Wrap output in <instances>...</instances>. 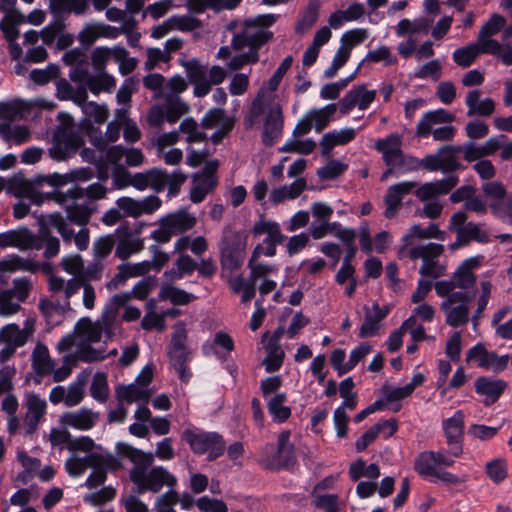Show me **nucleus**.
<instances>
[{
    "label": "nucleus",
    "mask_w": 512,
    "mask_h": 512,
    "mask_svg": "<svg viewBox=\"0 0 512 512\" xmlns=\"http://www.w3.org/2000/svg\"><path fill=\"white\" fill-rule=\"evenodd\" d=\"M477 266V259H467L457 267L450 279L434 284L437 295L444 298L440 309L445 316V323L450 327L457 328L471 320L476 330L487 307L492 284L490 281H481L475 288L476 276L473 270Z\"/></svg>",
    "instance_id": "1"
},
{
    "label": "nucleus",
    "mask_w": 512,
    "mask_h": 512,
    "mask_svg": "<svg viewBox=\"0 0 512 512\" xmlns=\"http://www.w3.org/2000/svg\"><path fill=\"white\" fill-rule=\"evenodd\" d=\"M49 441L52 446L66 444L67 450L72 453L64 464L69 476L79 477L88 468L93 469L84 484L88 489L103 485L107 480L108 472H115L122 468L119 458L96 444L89 436L71 438L66 429L52 428Z\"/></svg>",
    "instance_id": "2"
},
{
    "label": "nucleus",
    "mask_w": 512,
    "mask_h": 512,
    "mask_svg": "<svg viewBox=\"0 0 512 512\" xmlns=\"http://www.w3.org/2000/svg\"><path fill=\"white\" fill-rule=\"evenodd\" d=\"M115 449L119 456L132 463L129 479L135 485L138 494L146 492L156 494L164 487L174 488L177 485V478L168 469L153 465L155 457L163 461L174 458L171 438L158 442L155 453L145 452L124 442H118Z\"/></svg>",
    "instance_id": "3"
},
{
    "label": "nucleus",
    "mask_w": 512,
    "mask_h": 512,
    "mask_svg": "<svg viewBox=\"0 0 512 512\" xmlns=\"http://www.w3.org/2000/svg\"><path fill=\"white\" fill-rule=\"evenodd\" d=\"M275 98V94L261 88L244 118L246 128H251L260 116H264L261 138L263 144L268 147L274 145L282 136L284 127L282 106Z\"/></svg>",
    "instance_id": "4"
},
{
    "label": "nucleus",
    "mask_w": 512,
    "mask_h": 512,
    "mask_svg": "<svg viewBox=\"0 0 512 512\" xmlns=\"http://www.w3.org/2000/svg\"><path fill=\"white\" fill-rule=\"evenodd\" d=\"M114 312H102L101 317L92 321L88 317H83L76 323L74 334L79 341L78 357L81 361L91 363L102 361L106 358L104 350H97L91 347V344L98 343L102 335L111 338L115 333Z\"/></svg>",
    "instance_id": "5"
},
{
    "label": "nucleus",
    "mask_w": 512,
    "mask_h": 512,
    "mask_svg": "<svg viewBox=\"0 0 512 512\" xmlns=\"http://www.w3.org/2000/svg\"><path fill=\"white\" fill-rule=\"evenodd\" d=\"M278 15H258L244 21L242 30L233 35L231 45L234 50L249 47L258 52L259 48L273 39V32L269 30L278 19Z\"/></svg>",
    "instance_id": "6"
},
{
    "label": "nucleus",
    "mask_w": 512,
    "mask_h": 512,
    "mask_svg": "<svg viewBox=\"0 0 512 512\" xmlns=\"http://www.w3.org/2000/svg\"><path fill=\"white\" fill-rule=\"evenodd\" d=\"M458 183V176L451 174L446 178L426 182L418 187L414 194L420 201L425 202L422 214L429 219H437L443 210V205L437 201V198L451 192Z\"/></svg>",
    "instance_id": "7"
},
{
    "label": "nucleus",
    "mask_w": 512,
    "mask_h": 512,
    "mask_svg": "<svg viewBox=\"0 0 512 512\" xmlns=\"http://www.w3.org/2000/svg\"><path fill=\"white\" fill-rule=\"evenodd\" d=\"M84 198V188L73 187L67 190L66 193H56L52 199L62 205L65 209L68 223L77 226H87L90 222L91 216L94 213V208L86 202H80Z\"/></svg>",
    "instance_id": "8"
},
{
    "label": "nucleus",
    "mask_w": 512,
    "mask_h": 512,
    "mask_svg": "<svg viewBox=\"0 0 512 512\" xmlns=\"http://www.w3.org/2000/svg\"><path fill=\"white\" fill-rule=\"evenodd\" d=\"M197 224L195 215L187 209H179L163 216L158 222V228L151 233V238L159 243H168L173 236L190 231Z\"/></svg>",
    "instance_id": "9"
},
{
    "label": "nucleus",
    "mask_w": 512,
    "mask_h": 512,
    "mask_svg": "<svg viewBox=\"0 0 512 512\" xmlns=\"http://www.w3.org/2000/svg\"><path fill=\"white\" fill-rule=\"evenodd\" d=\"M259 463L269 470L289 468L295 463L294 446L290 443V431H282L278 436L277 447L265 446L260 455Z\"/></svg>",
    "instance_id": "10"
},
{
    "label": "nucleus",
    "mask_w": 512,
    "mask_h": 512,
    "mask_svg": "<svg viewBox=\"0 0 512 512\" xmlns=\"http://www.w3.org/2000/svg\"><path fill=\"white\" fill-rule=\"evenodd\" d=\"M187 338L188 336L185 323L183 321L177 322L173 326V333L168 346V354L171 365L183 382H187L191 376V372L187 367V362L190 359L191 353L187 346Z\"/></svg>",
    "instance_id": "11"
},
{
    "label": "nucleus",
    "mask_w": 512,
    "mask_h": 512,
    "mask_svg": "<svg viewBox=\"0 0 512 512\" xmlns=\"http://www.w3.org/2000/svg\"><path fill=\"white\" fill-rule=\"evenodd\" d=\"M35 333V321L28 318L24 322L23 328L16 323H9L0 328V358L7 361L16 352L18 348L23 347L33 337Z\"/></svg>",
    "instance_id": "12"
},
{
    "label": "nucleus",
    "mask_w": 512,
    "mask_h": 512,
    "mask_svg": "<svg viewBox=\"0 0 512 512\" xmlns=\"http://www.w3.org/2000/svg\"><path fill=\"white\" fill-rule=\"evenodd\" d=\"M466 220L467 214L462 211L454 213L449 220V230L456 233V241L449 246L452 251L466 246L472 241L479 243L489 241V234L482 224L466 223Z\"/></svg>",
    "instance_id": "13"
},
{
    "label": "nucleus",
    "mask_w": 512,
    "mask_h": 512,
    "mask_svg": "<svg viewBox=\"0 0 512 512\" xmlns=\"http://www.w3.org/2000/svg\"><path fill=\"white\" fill-rule=\"evenodd\" d=\"M182 438L196 454L207 453L208 460L213 461L224 453L225 443L221 435L216 432L193 431L187 429Z\"/></svg>",
    "instance_id": "14"
},
{
    "label": "nucleus",
    "mask_w": 512,
    "mask_h": 512,
    "mask_svg": "<svg viewBox=\"0 0 512 512\" xmlns=\"http://www.w3.org/2000/svg\"><path fill=\"white\" fill-rule=\"evenodd\" d=\"M443 251L444 247L442 244L428 243L411 248L409 257L412 260L422 259L423 263L419 269V273L423 277L436 279L445 274V267L440 265L438 260H436Z\"/></svg>",
    "instance_id": "15"
},
{
    "label": "nucleus",
    "mask_w": 512,
    "mask_h": 512,
    "mask_svg": "<svg viewBox=\"0 0 512 512\" xmlns=\"http://www.w3.org/2000/svg\"><path fill=\"white\" fill-rule=\"evenodd\" d=\"M46 222L57 230L65 244L74 243L79 251H84L88 248L90 230L87 226H78L79 230L75 231L74 224L68 223L67 219H64V215L59 212L48 214Z\"/></svg>",
    "instance_id": "16"
},
{
    "label": "nucleus",
    "mask_w": 512,
    "mask_h": 512,
    "mask_svg": "<svg viewBox=\"0 0 512 512\" xmlns=\"http://www.w3.org/2000/svg\"><path fill=\"white\" fill-rule=\"evenodd\" d=\"M252 233L255 236L266 234L263 243L258 244L254 248V256H275L277 245L281 244L285 239V236L281 232L280 225L277 222L265 219H260L254 224Z\"/></svg>",
    "instance_id": "17"
},
{
    "label": "nucleus",
    "mask_w": 512,
    "mask_h": 512,
    "mask_svg": "<svg viewBox=\"0 0 512 512\" xmlns=\"http://www.w3.org/2000/svg\"><path fill=\"white\" fill-rule=\"evenodd\" d=\"M47 401L35 392H25L23 408V429L27 436H32L38 430L39 425L44 421L47 413Z\"/></svg>",
    "instance_id": "18"
},
{
    "label": "nucleus",
    "mask_w": 512,
    "mask_h": 512,
    "mask_svg": "<svg viewBox=\"0 0 512 512\" xmlns=\"http://www.w3.org/2000/svg\"><path fill=\"white\" fill-rule=\"evenodd\" d=\"M151 380L152 371L143 370L142 374L137 378L136 383L119 385L115 390L118 402H126L128 404L134 402L148 403L152 396V391L147 386Z\"/></svg>",
    "instance_id": "19"
},
{
    "label": "nucleus",
    "mask_w": 512,
    "mask_h": 512,
    "mask_svg": "<svg viewBox=\"0 0 512 512\" xmlns=\"http://www.w3.org/2000/svg\"><path fill=\"white\" fill-rule=\"evenodd\" d=\"M84 145L83 138L77 133L64 129L54 136L53 145L49 148V156L58 162L72 157Z\"/></svg>",
    "instance_id": "20"
},
{
    "label": "nucleus",
    "mask_w": 512,
    "mask_h": 512,
    "mask_svg": "<svg viewBox=\"0 0 512 512\" xmlns=\"http://www.w3.org/2000/svg\"><path fill=\"white\" fill-rule=\"evenodd\" d=\"M238 235L230 228L223 230V236L220 243L221 263L225 269L230 271L238 270L245 258L244 248L240 244H235Z\"/></svg>",
    "instance_id": "21"
},
{
    "label": "nucleus",
    "mask_w": 512,
    "mask_h": 512,
    "mask_svg": "<svg viewBox=\"0 0 512 512\" xmlns=\"http://www.w3.org/2000/svg\"><path fill=\"white\" fill-rule=\"evenodd\" d=\"M467 361H476L481 368L501 372L507 367L509 356H498L495 353L488 352L484 345L477 344L468 351Z\"/></svg>",
    "instance_id": "22"
},
{
    "label": "nucleus",
    "mask_w": 512,
    "mask_h": 512,
    "mask_svg": "<svg viewBox=\"0 0 512 512\" xmlns=\"http://www.w3.org/2000/svg\"><path fill=\"white\" fill-rule=\"evenodd\" d=\"M161 200L154 195L145 197L142 200H135L130 197H121L116 204L128 217L137 218L143 214H151L161 206Z\"/></svg>",
    "instance_id": "23"
},
{
    "label": "nucleus",
    "mask_w": 512,
    "mask_h": 512,
    "mask_svg": "<svg viewBox=\"0 0 512 512\" xmlns=\"http://www.w3.org/2000/svg\"><path fill=\"white\" fill-rule=\"evenodd\" d=\"M0 247H17L20 250H40L42 243L28 229L10 230L0 234Z\"/></svg>",
    "instance_id": "24"
},
{
    "label": "nucleus",
    "mask_w": 512,
    "mask_h": 512,
    "mask_svg": "<svg viewBox=\"0 0 512 512\" xmlns=\"http://www.w3.org/2000/svg\"><path fill=\"white\" fill-rule=\"evenodd\" d=\"M375 98V90H367L364 85H359L348 91L340 100V112L345 115L355 107H358L360 110H365L375 100Z\"/></svg>",
    "instance_id": "25"
},
{
    "label": "nucleus",
    "mask_w": 512,
    "mask_h": 512,
    "mask_svg": "<svg viewBox=\"0 0 512 512\" xmlns=\"http://www.w3.org/2000/svg\"><path fill=\"white\" fill-rule=\"evenodd\" d=\"M189 82L194 86V95L204 97L210 92V86L207 79V68L197 59L182 60Z\"/></svg>",
    "instance_id": "26"
},
{
    "label": "nucleus",
    "mask_w": 512,
    "mask_h": 512,
    "mask_svg": "<svg viewBox=\"0 0 512 512\" xmlns=\"http://www.w3.org/2000/svg\"><path fill=\"white\" fill-rule=\"evenodd\" d=\"M99 414L88 408L78 411L65 412L60 416L59 422L64 428H74L80 431L92 429L98 421Z\"/></svg>",
    "instance_id": "27"
},
{
    "label": "nucleus",
    "mask_w": 512,
    "mask_h": 512,
    "mask_svg": "<svg viewBox=\"0 0 512 512\" xmlns=\"http://www.w3.org/2000/svg\"><path fill=\"white\" fill-rule=\"evenodd\" d=\"M417 186L414 181H403L390 186L384 198L386 205L385 216L393 218L402 204L405 195L411 193Z\"/></svg>",
    "instance_id": "28"
},
{
    "label": "nucleus",
    "mask_w": 512,
    "mask_h": 512,
    "mask_svg": "<svg viewBox=\"0 0 512 512\" xmlns=\"http://www.w3.org/2000/svg\"><path fill=\"white\" fill-rule=\"evenodd\" d=\"M31 366L39 378L37 383L45 376L51 375L55 361L51 358L47 346L42 342H37L31 353Z\"/></svg>",
    "instance_id": "29"
},
{
    "label": "nucleus",
    "mask_w": 512,
    "mask_h": 512,
    "mask_svg": "<svg viewBox=\"0 0 512 512\" xmlns=\"http://www.w3.org/2000/svg\"><path fill=\"white\" fill-rule=\"evenodd\" d=\"M365 318L359 331V337L367 338L376 335L380 329V322L388 315V306L380 307L377 303L372 308L365 307Z\"/></svg>",
    "instance_id": "30"
},
{
    "label": "nucleus",
    "mask_w": 512,
    "mask_h": 512,
    "mask_svg": "<svg viewBox=\"0 0 512 512\" xmlns=\"http://www.w3.org/2000/svg\"><path fill=\"white\" fill-rule=\"evenodd\" d=\"M507 386V382L502 379L479 377L475 381L476 392L485 396V406H490L495 403L506 390Z\"/></svg>",
    "instance_id": "31"
},
{
    "label": "nucleus",
    "mask_w": 512,
    "mask_h": 512,
    "mask_svg": "<svg viewBox=\"0 0 512 512\" xmlns=\"http://www.w3.org/2000/svg\"><path fill=\"white\" fill-rule=\"evenodd\" d=\"M127 176L130 178L131 186L137 190L143 191L149 187L157 192L163 190V176L160 169L153 168Z\"/></svg>",
    "instance_id": "32"
},
{
    "label": "nucleus",
    "mask_w": 512,
    "mask_h": 512,
    "mask_svg": "<svg viewBox=\"0 0 512 512\" xmlns=\"http://www.w3.org/2000/svg\"><path fill=\"white\" fill-rule=\"evenodd\" d=\"M481 92L478 89L471 90L467 93L465 104L468 107L467 115H479L488 117L495 111V102L492 98L480 99Z\"/></svg>",
    "instance_id": "33"
},
{
    "label": "nucleus",
    "mask_w": 512,
    "mask_h": 512,
    "mask_svg": "<svg viewBox=\"0 0 512 512\" xmlns=\"http://www.w3.org/2000/svg\"><path fill=\"white\" fill-rule=\"evenodd\" d=\"M241 2L242 0H186V8L195 14L204 13L207 9L219 13L235 9Z\"/></svg>",
    "instance_id": "34"
},
{
    "label": "nucleus",
    "mask_w": 512,
    "mask_h": 512,
    "mask_svg": "<svg viewBox=\"0 0 512 512\" xmlns=\"http://www.w3.org/2000/svg\"><path fill=\"white\" fill-rule=\"evenodd\" d=\"M355 136L356 130L354 128H344L324 134L320 141L322 154L328 156L335 146L345 145L351 142Z\"/></svg>",
    "instance_id": "35"
},
{
    "label": "nucleus",
    "mask_w": 512,
    "mask_h": 512,
    "mask_svg": "<svg viewBox=\"0 0 512 512\" xmlns=\"http://www.w3.org/2000/svg\"><path fill=\"white\" fill-rule=\"evenodd\" d=\"M464 418L463 411L458 410L452 417L443 420L442 428L449 445L461 444L464 435Z\"/></svg>",
    "instance_id": "36"
},
{
    "label": "nucleus",
    "mask_w": 512,
    "mask_h": 512,
    "mask_svg": "<svg viewBox=\"0 0 512 512\" xmlns=\"http://www.w3.org/2000/svg\"><path fill=\"white\" fill-rule=\"evenodd\" d=\"M124 52L121 46H114L112 48L99 46L96 47L91 53V65L95 72L106 71L107 63L110 60H120Z\"/></svg>",
    "instance_id": "37"
},
{
    "label": "nucleus",
    "mask_w": 512,
    "mask_h": 512,
    "mask_svg": "<svg viewBox=\"0 0 512 512\" xmlns=\"http://www.w3.org/2000/svg\"><path fill=\"white\" fill-rule=\"evenodd\" d=\"M117 36V29L100 23L87 24L79 33V40L82 44L91 45L100 37Z\"/></svg>",
    "instance_id": "38"
},
{
    "label": "nucleus",
    "mask_w": 512,
    "mask_h": 512,
    "mask_svg": "<svg viewBox=\"0 0 512 512\" xmlns=\"http://www.w3.org/2000/svg\"><path fill=\"white\" fill-rule=\"evenodd\" d=\"M305 188L306 180L304 178H298L290 185H284L273 189L270 193V201L277 205L285 200L296 199L301 195Z\"/></svg>",
    "instance_id": "39"
},
{
    "label": "nucleus",
    "mask_w": 512,
    "mask_h": 512,
    "mask_svg": "<svg viewBox=\"0 0 512 512\" xmlns=\"http://www.w3.org/2000/svg\"><path fill=\"white\" fill-rule=\"evenodd\" d=\"M0 137L5 142L17 145L27 143L31 139V130L26 125H13L10 122L0 123Z\"/></svg>",
    "instance_id": "40"
},
{
    "label": "nucleus",
    "mask_w": 512,
    "mask_h": 512,
    "mask_svg": "<svg viewBox=\"0 0 512 512\" xmlns=\"http://www.w3.org/2000/svg\"><path fill=\"white\" fill-rule=\"evenodd\" d=\"M319 9V0H309L307 6L300 12L299 19L295 25V32L297 34L303 35L314 26L319 17Z\"/></svg>",
    "instance_id": "41"
},
{
    "label": "nucleus",
    "mask_w": 512,
    "mask_h": 512,
    "mask_svg": "<svg viewBox=\"0 0 512 512\" xmlns=\"http://www.w3.org/2000/svg\"><path fill=\"white\" fill-rule=\"evenodd\" d=\"M385 426H390V431L387 433L386 437L392 436L398 428L395 419L386 420L373 425L356 441V450L359 452L365 450L368 445H370L377 438Z\"/></svg>",
    "instance_id": "42"
},
{
    "label": "nucleus",
    "mask_w": 512,
    "mask_h": 512,
    "mask_svg": "<svg viewBox=\"0 0 512 512\" xmlns=\"http://www.w3.org/2000/svg\"><path fill=\"white\" fill-rule=\"evenodd\" d=\"M48 285L53 294H63L67 306H69L70 298L79 290V283L75 278L66 281L63 277L57 275L49 277Z\"/></svg>",
    "instance_id": "43"
},
{
    "label": "nucleus",
    "mask_w": 512,
    "mask_h": 512,
    "mask_svg": "<svg viewBox=\"0 0 512 512\" xmlns=\"http://www.w3.org/2000/svg\"><path fill=\"white\" fill-rule=\"evenodd\" d=\"M144 247L143 240L127 232L122 236L116 246L115 255L121 260H126L132 254H136Z\"/></svg>",
    "instance_id": "44"
},
{
    "label": "nucleus",
    "mask_w": 512,
    "mask_h": 512,
    "mask_svg": "<svg viewBox=\"0 0 512 512\" xmlns=\"http://www.w3.org/2000/svg\"><path fill=\"white\" fill-rule=\"evenodd\" d=\"M38 269L39 265L37 262L29 258L20 257L18 255H11L0 260L1 272H14L18 270L36 272Z\"/></svg>",
    "instance_id": "45"
},
{
    "label": "nucleus",
    "mask_w": 512,
    "mask_h": 512,
    "mask_svg": "<svg viewBox=\"0 0 512 512\" xmlns=\"http://www.w3.org/2000/svg\"><path fill=\"white\" fill-rule=\"evenodd\" d=\"M287 401L284 393H277L267 399V409L274 421L285 422L291 415V409L285 405Z\"/></svg>",
    "instance_id": "46"
},
{
    "label": "nucleus",
    "mask_w": 512,
    "mask_h": 512,
    "mask_svg": "<svg viewBox=\"0 0 512 512\" xmlns=\"http://www.w3.org/2000/svg\"><path fill=\"white\" fill-rule=\"evenodd\" d=\"M217 186V178H202L198 175L193 176V185L190 191V200L193 203H201L207 194L212 192Z\"/></svg>",
    "instance_id": "47"
},
{
    "label": "nucleus",
    "mask_w": 512,
    "mask_h": 512,
    "mask_svg": "<svg viewBox=\"0 0 512 512\" xmlns=\"http://www.w3.org/2000/svg\"><path fill=\"white\" fill-rule=\"evenodd\" d=\"M432 20L420 17L414 20L402 19L396 26V35L402 37L406 34L428 33Z\"/></svg>",
    "instance_id": "48"
},
{
    "label": "nucleus",
    "mask_w": 512,
    "mask_h": 512,
    "mask_svg": "<svg viewBox=\"0 0 512 512\" xmlns=\"http://www.w3.org/2000/svg\"><path fill=\"white\" fill-rule=\"evenodd\" d=\"M88 8V0H50V9L54 14H76L85 13Z\"/></svg>",
    "instance_id": "49"
},
{
    "label": "nucleus",
    "mask_w": 512,
    "mask_h": 512,
    "mask_svg": "<svg viewBox=\"0 0 512 512\" xmlns=\"http://www.w3.org/2000/svg\"><path fill=\"white\" fill-rule=\"evenodd\" d=\"M402 138L398 134H390L385 138L378 139L375 143V149L382 154L384 163L390 160L401 150Z\"/></svg>",
    "instance_id": "50"
},
{
    "label": "nucleus",
    "mask_w": 512,
    "mask_h": 512,
    "mask_svg": "<svg viewBox=\"0 0 512 512\" xmlns=\"http://www.w3.org/2000/svg\"><path fill=\"white\" fill-rule=\"evenodd\" d=\"M414 468L420 476L433 478L439 470L435 461L434 451L420 453L415 459Z\"/></svg>",
    "instance_id": "51"
},
{
    "label": "nucleus",
    "mask_w": 512,
    "mask_h": 512,
    "mask_svg": "<svg viewBox=\"0 0 512 512\" xmlns=\"http://www.w3.org/2000/svg\"><path fill=\"white\" fill-rule=\"evenodd\" d=\"M388 167H394L399 173H408L419 170L418 158L405 154L401 149L385 163Z\"/></svg>",
    "instance_id": "52"
},
{
    "label": "nucleus",
    "mask_w": 512,
    "mask_h": 512,
    "mask_svg": "<svg viewBox=\"0 0 512 512\" xmlns=\"http://www.w3.org/2000/svg\"><path fill=\"white\" fill-rule=\"evenodd\" d=\"M349 476L353 481H358L362 477L377 479L380 476V468L374 463L367 466L363 459H358L351 463L349 467Z\"/></svg>",
    "instance_id": "53"
},
{
    "label": "nucleus",
    "mask_w": 512,
    "mask_h": 512,
    "mask_svg": "<svg viewBox=\"0 0 512 512\" xmlns=\"http://www.w3.org/2000/svg\"><path fill=\"white\" fill-rule=\"evenodd\" d=\"M163 97L166 100L165 112L168 122L175 123L182 115L188 112L189 106L179 96L165 93Z\"/></svg>",
    "instance_id": "54"
},
{
    "label": "nucleus",
    "mask_w": 512,
    "mask_h": 512,
    "mask_svg": "<svg viewBox=\"0 0 512 512\" xmlns=\"http://www.w3.org/2000/svg\"><path fill=\"white\" fill-rule=\"evenodd\" d=\"M122 124L118 121H112L107 125L105 136H95L93 132H90L91 143L99 151H103L107 148L110 142H115L120 137Z\"/></svg>",
    "instance_id": "55"
},
{
    "label": "nucleus",
    "mask_w": 512,
    "mask_h": 512,
    "mask_svg": "<svg viewBox=\"0 0 512 512\" xmlns=\"http://www.w3.org/2000/svg\"><path fill=\"white\" fill-rule=\"evenodd\" d=\"M37 240L42 243V248H44V257L52 258L56 256L60 251V241L57 237L51 234L49 228L45 225H42L39 229L38 235H36Z\"/></svg>",
    "instance_id": "56"
},
{
    "label": "nucleus",
    "mask_w": 512,
    "mask_h": 512,
    "mask_svg": "<svg viewBox=\"0 0 512 512\" xmlns=\"http://www.w3.org/2000/svg\"><path fill=\"white\" fill-rule=\"evenodd\" d=\"M337 110L336 104H328L320 109H313L309 112L308 116L311 122L314 123L315 130L321 132L331 121L332 116Z\"/></svg>",
    "instance_id": "57"
},
{
    "label": "nucleus",
    "mask_w": 512,
    "mask_h": 512,
    "mask_svg": "<svg viewBox=\"0 0 512 512\" xmlns=\"http://www.w3.org/2000/svg\"><path fill=\"white\" fill-rule=\"evenodd\" d=\"M159 296L161 299L170 300L176 305L188 304L195 298L192 294L172 285H163Z\"/></svg>",
    "instance_id": "58"
},
{
    "label": "nucleus",
    "mask_w": 512,
    "mask_h": 512,
    "mask_svg": "<svg viewBox=\"0 0 512 512\" xmlns=\"http://www.w3.org/2000/svg\"><path fill=\"white\" fill-rule=\"evenodd\" d=\"M15 22H24V16L17 11L7 13L0 22V29L8 42L16 41L19 37V31Z\"/></svg>",
    "instance_id": "59"
},
{
    "label": "nucleus",
    "mask_w": 512,
    "mask_h": 512,
    "mask_svg": "<svg viewBox=\"0 0 512 512\" xmlns=\"http://www.w3.org/2000/svg\"><path fill=\"white\" fill-rule=\"evenodd\" d=\"M98 75L88 79L87 86L91 92L97 94L100 91L110 92L116 86L115 78L106 71L97 72Z\"/></svg>",
    "instance_id": "60"
},
{
    "label": "nucleus",
    "mask_w": 512,
    "mask_h": 512,
    "mask_svg": "<svg viewBox=\"0 0 512 512\" xmlns=\"http://www.w3.org/2000/svg\"><path fill=\"white\" fill-rule=\"evenodd\" d=\"M479 55L480 50L477 48V44L473 43L456 49L453 52V60L458 66L466 68L471 66Z\"/></svg>",
    "instance_id": "61"
},
{
    "label": "nucleus",
    "mask_w": 512,
    "mask_h": 512,
    "mask_svg": "<svg viewBox=\"0 0 512 512\" xmlns=\"http://www.w3.org/2000/svg\"><path fill=\"white\" fill-rule=\"evenodd\" d=\"M363 62H383L385 66H390L397 63V57L392 53L389 47L380 45L376 49L369 51L363 59Z\"/></svg>",
    "instance_id": "62"
},
{
    "label": "nucleus",
    "mask_w": 512,
    "mask_h": 512,
    "mask_svg": "<svg viewBox=\"0 0 512 512\" xmlns=\"http://www.w3.org/2000/svg\"><path fill=\"white\" fill-rule=\"evenodd\" d=\"M261 256H254V251L252 252L251 258L248 262V268L250 269V278L257 282L258 280H262L267 278L268 275L274 273L277 269L272 265H268L262 262H258V259Z\"/></svg>",
    "instance_id": "63"
},
{
    "label": "nucleus",
    "mask_w": 512,
    "mask_h": 512,
    "mask_svg": "<svg viewBox=\"0 0 512 512\" xmlns=\"http://www.w3.org/2000/svg\"><path fill=\"white\" fill-rule=\"evenodd\" d=\"M441 171L444 173L453 172L461 167L456 153L452 147H442L438 150Z\"/></svg>",
    "instance_id": "64"
}]
</instances>
